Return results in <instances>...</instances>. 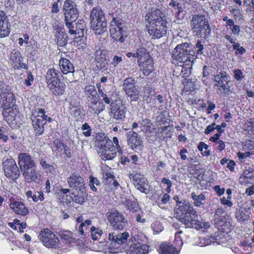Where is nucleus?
<instances>
[{"mask_svg": "<svg viewBox=\"0 0 254 254\" xmlns=\"http://www.w3.org/2000/svg\"><path fill=\"white\" fill-rule=\"evenodd\" d=\"M139 70L144 76H148L154 69V63L152 58L137 61Z\"/></svg>", "mask_w": 254, "mask_h": 254, "instance_id": "20", "label": "nucleus"}, {"mask_svg": "<svg viewBox=\"0 0 254 254\" xmlns=\"http://www.w3.org/2000/svg\"><path fill=\"white\" fill-rule=\"evenodd\" d=\"M40 239L43 244L48 248H56L59 243L58 239L50 230H42L40 234Z\"/></svg>", "mask_w": 254, "mask_h": 254, "instance_id": "9", "label": "nucleus"}, {"mask_svg": "<svg viewBox=\"0 0 254 254\" xmlns=\"http://www.w3.org/2000/svg\"><path fill=\"white\" fill-rule=\"evenodd\" d=\"M151 228L154 235L159 234L163 230L162 224L159 221H155L153 222L151 225Z\"/></svg>", "mask_w": 254, "mask_h": 254, "instance_id": "44", "label": "nucleus"}, {"mask_svg": "<svg viewBox=\"0 0 254 254\" xmlns=\"http://www.w3.org/2000/svg\"><path fill=\"white\" fill-rule=\"evenodd\" d=\"M26 195L28 199L31 198L32 200L34 202H36L38 201V197L37 196V194H34L32 191H28L26 192Z\"/></svg>", "mask_w": 254, "mask_h": 254, "instance_id": "60", "label": "nucleus"}, {"mask_svg": "<svg viewBox=\"0 0 254 254\" xmlns=\"http://www.w3.org/2000/svg\"><path fill=\"white\" fill-rule=\"evenodd\" d=\"M190 26L197 37L205 38L210 34V25L207 19L202 15H193L190 20Z\"/></svg>", "mask_w": 254, "mask_h": 254, "instance_id": "3", "label": "nucleus"}, {"mask_svg": "<svg viewBox=\"0 0 254 254\" xmlns=\"http://www.w3.org/2000/svg\"><path fill=\"white\" fill-rule=\"evenodd\" d=\"M128 245L127 254H147L149 251V246L138 242L136 238L130 239Z\"/></svg>", "mask_w": 254, "mask_h": 254, "instance_id": "12", "label": "nucleus"}, {"mask_svg": "<svg viewBox=\"0 0 254 254\" xmlns=\"http://www.w3.org/2000/svg\"><path fill=\"white\" fill-rule=\"evenodd\" d=\"M18 164L22 171L35 165L31 157L25 153L19 154Z\"/></svg>", "mask_w": 254, "mask_h": 254, "instance_id": "22", "label": "nucleus"}, {"mask_svg": "<svg viewBox=\"0 0 254 254\" xmlns=\"http://www.w3.org/2000/svg\"><path fill=\"white\" fill-rule=\"evenodd\" d=\"M234 77L237 80L241 79L243 77V72L241 69H236L234 71Z\"/></svg>", "mask_w": 254, "mask_h": 254, "instance_id": "64", "label": "nucleus"}, {"mask_svg": "<svg viewBox=\"0 0 254 254\" xmlns=\"http://www.w3.org/2000/svg\"><path fill=\"white\" fill-rule=\"evenodd\" d=\"M134 80L131 78L126 79L124 83V89L125 93L137 89L134 85Z\"/></svg>", "mask_w": 254, "mask_h": 254, "instance_id": "39", "label": "nucleus"}, {"mask_svg": "<svg viewBox=\"0 0 254 254\" xmlns=\"http://www.w3.org/2000/svg\"><path fill=\"white\" fill-rule=\"evenodd\" d=\"M17 113L18 110L16 107L4 109L2 111V115H3L5 121L8 124H15Z\"/></svg>", "mask_w": 254, "mask_h": 254, "instance_id": "27", "label": "nucleus"}, {"mask_svg": "<svg viewBox=\"0 0 254 254\" xmlns=\"http://www.w3.org/2000/svg\"><path fill=\"white\" fill-rule=\"evenodd\" d=\"M126 111L120 100L116 101L115 103H112L110 115L112 117L118 121H121L125 118Z\"/></svg>", "mask_w": 254, "mask_h": 254, "instance_id": "16", "label": "nucleus"}, {"mask_svg": "<svg viewBox=\"0 0 254 254\" xmlns=\"http://www.w3.org/2000/svg\"><path fill=\"white\" fill-rule=\"evenodd\" d=\"M91 224V221L89 220H85L84 222L81 223L79 226V232L81 234H83L84 233V229L83 227H85V229H86V227L89 226Z\"/></svg>", "mask_w": 254, "mask_h": 254, "instance_id": "58", "label": "nucleus"}, {"mask_svg": "<svg viewBox=\"0 0 254 254\" xmlns=\"http://www.w3.org/2000/svg\"><path fill=\"white\" fill-rule=\"evenodd\" d=\"M126 94L130 98V101H137L139 98V91L137 89H134L128 93H126Z\"/></svg>", "mask_w": 254, "mask_h": 254, "instance_id": "45", "label": "nucleus"}, {"mask_svg": "<svg viewBox=\"0 0 254 254\" xmlns=\"http://www.w3.org/2000/svg\"><path fill=\"white\" fill-rule=\"evenodd\" d=\"M191 197L193 200V204L197 207L200 206L203 204L202 201H204L206 197L202 193L197 194L195 192H192L191 193Z\"/></svg>", "mask_w": 254, "mask_h": 254, "instance_id": "38", "label": "nucleus"}, {"mask_svg": "<svg viewBox=\"0 0 254 254\" xmlns=\"http://www.w3.org/2000/svg\"><path fill=\"white\" fill-rule=\"evenodd\" d=\"M5 176L12 180H16L19 176L18 167L13 159L6 160L3 164Z\"/></svg>", "mask_w": 254, "mask_h": 254, "instance_id": "13", "label": "nucleus"}, {"mask_svg": "<svg viewBox=\"0 0 254 254\" xmlns=\"http://www.w3.org/2000/svg\"><path fill=\"white\" fill-rule=\"evenodd\" d=\"M145 93L144 100H145L147 103L154 104L155 99H157L160 103H162L163 102L162 96L160 94L155 96V92L154 90L146 89Z\"/></svg>", "mask_w": 254, "mask_h": 254, "instance_id": "33", "label": "nucleus"}, {"mask_svg": "<svg viewBox=\"0 0 254 254\" xmlns=\"http://www.w3.org/2000/svg\"><path fill=\"white\" fill-rule=\"evenodd\" d=\"M249 207H241L236 212V218L240 222H244L249 219L251 212Z\"/></svg>", "mask_w": 254, "mask_h": 254, "instance_id": "32", "label": "nucleus"}, {"mask_svg": "<svg viewBox=\"0 0 254 254\" xmlns=\"http://www.w3.org/2000/svg\"><path fill=\"white\" fill-rule=\"evenodd\" d=\"M127 144L135 151H140L143 147V141L137 133L130 131L127 133Z\"/></svg>", "mask_w": 254, "mask_h": 254, "instance_id": "15", "label": "nucleus"}, {"mask_svg": "<svg viewBox=\"0 0 254 254\" xmlns=\"http://www.w3.org/2000/svg\"><path fill=\"white\" fill-rule=\"evenodd\" d=\"M187 236L184 234L182 231L176 233L175 242L179 247H181L184 243L186 241Z\"/></svg>", "mask_w": 254, "mask_h": 254, "instance_id": "40", "label": "nucleus"}, {"mask_svg": "<svg viewBox=\"0 0 254 254\" xmlns=\"http://www.w3.org/2000/svg\"><path fill=\"white\" fill-rule=\"evenodd\" d=\"M59 65L61 71L64 74H66L68 73H73L74 71L73 64L66 59L61 58L59 62Z\"/></svg>", "mask_w": 254, "mask_h": 254, "instance_id": "29", "label": "nucleus"}, {"mask_svg": "<svg viewBox=\"0 0 254 254\" xmlns=\"http://www.w3.org/2000/svg\"><path fill=\"white\" fill-rule=\"evenodd\" d=\"M90 231L91 237L94 240H97L103 233L102 231L100 228H96L94 226H92L91 228Z\"/></svg>", "mask_w": 254, "mask_h": 254, "instance_id": "46", "label": "nucleus"}, {"mask_svg": "<svg viewBox=\"0 0 254 254\" xmlns=\"http://www.w3.org/2000/svg\"><path fill=\"white\" fill-rule=\"evenodd\" d=\"M69 192V190L68 189H61L60 190L59 194L60 196H63V199L62 201H69L70 199H67V193Z\"/></svg>", "mask_w": 254, "mask_h": 254, "instance_id": "55", "label": "nucleus"}, {"mask_svg": "<svg viewBox=\"0 0 254 254\" xmlns=\"http://www.w3.org/2000/svg\"><path fill=\"white\" fill-rule=\"evenodd\" d=\"M181 249L177 250L172 245L162 243L160 246L159 254H179Z\"/></svg>", "mask_w": 254, "mask_h": 254, "instance_id": "34", "label": "nucleus"}, {"mask_svg": "<svg viewBox=\"0 0 254 254\" xmlns=\"http://www.w3.org/2000/svg\"><path fill=\"white\" fill-rule=\"evenodd\" d=\"M215 86L217 89V92L219 94L227 93L230 91L228 86V77L226 73L221 71L214 76Z\"/></svg>", "mask_w": 254, "mask_h": 254, "instance_id": "10", "label": "nucleus"}, {"mask_svg": "<svg viewBox=\"0 0 254 254\" xmlns=\"http://www.w3.org/2000/svg\"><path fill=\"white\" fill-rule=\"evenodd\" d=\"M123 27L124 24L119 18L114 17L110 22V33L111 37L121 43L124 42V37H126L124 33Z\"/></svg>", "mask_w": 254, "mask_h": 254, "instance_id": "7", "label": "nucleus"}, {"mask_svg": "<svg viewBox=\"0 0 254 254\" xmlns=\"http://www.w3.org/2000/svg\"><path fill=\"white\" fill-rule=\"evenodd\" d=\"M230 199H227L225 197H223L221 198H220V202L221 204L224 205H226L228 207H231L233 203V202L230 200Z\"/></svg>", "mask_w": 254, "mask_h": 254, "instance_id": "62", "label": "nucleus"}, {"mask_svg": "<svg viewBox=\"0 0 254 254\" xmlns=\"http://www.w3.org/2000/svg\"><path fill=\"white\" fill-rule=\"evenodd\" d=\"M97 139L96 145L99 147L98 153L104 160H112L115 158L117 150L112 141L104 134H101Z\"/></svg>", "mask_w": 254, "mask_h": 254, "instance_id": "2", "label": "nucleus"}, {"mask_svg": "<svg viewBox=\"0 0 254 254\" xmlns=\"http://www.w3.org/2000/svg\"><path fill=\"white\" fill-rule=\"evenodd\" d=\"M113 143H114L115 145V147L116 149H117L118 152L120 154H122V150L120 145H119V140L117 137H114L113 138Z\"/></svg>", "mask_w": 254, "mask_h": 254, "instance_id": "63", "label": "nucleus"}, {"mask_svg": "<svg viewBox=\"0 0 254 254\" xmlns=\"http://www.w3.org/2000/svg\"><path fill=\"white\" fill-rule=\"evenodd\" d=\"M95 59L98 62H104L106 61L105 52L102 50H98L96 52Z\"/></svg>", "mask_w": 254, "mask_h": 254, "instance_id": "52", "label": "nucleus"}, {"mask_svg": "<svg viewBox=\"0 0 254 254\" xmlns=\"http://www.w3.org/2000/svg\"><path fill=\"white\" fill-rule=\"evenodd\" d=\"M108 220L115 229H122L125 224L124 217L116 210H112L107 214Z\"/></svg>", "mask_w": 254, "mask_h": 254, "instance_id": "11", "label": "nucleus"}, {"mask_svg": "<svg viewBox=\"0 0 254 254\" xmlns=\"http://www.w3.org/2000/svg\"><path fill=\"white\" fill-rule=\"evenodd\" d=\"M129 178L132 179V183L137 190L140 192L146 193L147 190L146 179L140 174H130Z\"/></svg>", "mask_w": 254, "mask_h": 254, "instance_id": "17", "label": "nucleus"}, {"mask_svg": "<svg viewBox=\"0 0 254 254\" xmlns=\"http://www.w3.org/2000/svg\"><path fill=\"white\" fill-rule=\"evenodd\" d=\"M63 8L65 26L69 29V33L71 35H73L76 33V31L73 30L74 26L72 23L78 17L77 5L74 1L70 0H66L64 2Z\"/></svg>", "mask_w": 254, "mask_h": 254, "instance_id": "4", "label": "nucleus"}, {"mask_svg": "<svg viewBox=\"0 0 254 254\" xmlns=\"http://www.w3.org/2000/svg\"><path fill=\"white\" fill-rule=\"evenodd\" d=\"M87 197V194L84 188L82 189V190H77L73 192L70 197L75 202L82 204L86 200Z\"/></svg>", "mask_w": 254, "mask_h": 254, "instance_id": "30", "label": "nucleus"}, {"mask_svg": "<svg viewBox=\"0 0 254 254\" xmlns=\"http://www.w3.org/2000/svg\"><path fill=\"white\" fill-rule=\"evenodd\" d=\"M176 206L178 207V211L177 212V217L178 218L179 216L185 215L189 213H191L192 217H195L193 212L196 211L191 204L187 201H177Z\"/></svg>", "mask_w": 254, "mask_h": 254, "instance_id": "21", "label": "nucleus"}, {"mask_svg": "<svg viewBox=\"0 0 254 254\" xmlns=\"http://www.w3.org/2000/svg\"><path fill=\"white\" fill-rule=\"evenodd\" d=\"M85 92L89 97L91 96L93 98H96L97 95V92L93 85L86 86L85 88Z\"/></svg>", "mask_w": 254, "mask_h": 254, "instance_id": "47", "label": "nucleus"}, {"mask_svg": "<svg viewBox=\"0 0 254 254\" xmlns=\"http://www.w3.org/2000/svg\"><path fill=\"white\" fill-rule=\"evenodd\" d=\"M46 80L48 86L50 85V83L51 84L56 83V81L59 80V78L54 69L50 68L48 70L46 74Z\"/></svg>", "mask_w": 254, "mask_h": 254, "instance_id": "36", "label": "nucleus"}, {"mask_svg": "<svg viewBox=\"0 0 254 254\" xmlns=\"http://www.w3.org/2000/svg\"><path fill=\"white\" fill-rule=\"evenodd\" d=\"M252 154V153H251L250 152H246L245 153L239 152L237 153V156L239 158L240 160L241 161V162H243L246 160V159L248 157H250Z\"/></svg>", "mask_w": 254, "mask_h": 254, "instance_id": "56", "label": "nucleus"}, {"mask_svg": "<svg viewBox=\"0 0 254 254\" xmlns=\"http://www.w3.org/2000/svg\"><path fill=\"white\" fill-rule=\"evenodd\" d=\"M60 236L65 243H71L74 241L73 234L69 231H63L61 232Z\"/></svg>", "mask_w": 254, "mask_h": 254, "instance_id": "42", "label": "nucleus"}, {"mask_svg": "<svg viewBox=\"0 0 254 254\" xmlns=\"http://www.w3.org/2000/svg\"><path fill=\"white\" fill-rule=\"evenodd\" d=\"M70 188L75 190H82L84 188V182L82 178L77 173L71 174L67 179Z\"/></svg>", "mask_w": 254, "mask_h": 254, "instance_id": "18", "label": "nucleus"}, {"mask_svg": "<svg viewBox=\"0 0 254 254\" xmlns=\"http://www.w3.org/2000/svg\"><path fill=\"white\" fill-rule=\"evenodd\" d=\"M146 25L149 34L152 38L158 39L166 33L167 21L165 14L159 9H152L146 15Z\"/></svg>", "mask_w": 254, "mask_h": 254, "instance_id": "1", "label": "nucleus"}, {"mask_svg": "<svg viewBox=\"0 0 254 254\" xmlns=\"http://www.w3.org/2000/svg\"><path fill=\"white\" fill-rule=\"evenodd\" d=\"M91 26L95 33L99 35L107 29V22L103 11L99 7L92 9L90 13Z\"/></svg>", "mask_w": 254, "mask_h": 254, "instance_id": "5", "label": "nucleus"}, {"mask_svg": "<svg viewBox=\"0 0 254 254\" xmlns=\"http://www.w3.org/2000/svg\"><path fill=\"white\" fill-rule=\"evenodd\" d=\"M135 56L137 61L144 60L151 58L145 48L142 46H139L135 51Z\"/></svg>", "mask_w": 254, "mask_h": 254, "instance_id": "35", "label": "nucleus"}, {"mask_svg": "<svg viewBox=\"0 0 254 254\" xmlns=\"http://www.w3.org/2000/svg\"><path fill=\"white\" fill-rule=\"evenodd\" d=\"M83 130V134L86 137H88L91 135V129L90 126L87 124H84L81 127Z\"/></svg>", "mask_w": 254, "mask_h": 254, "instance_id": "53", "label": "nucleus"}, {"mask_svg": "<svg viewBox=\"0 0 254 254\" xmlns=\"http://www.w3.org/2000/svg\"><path fill=\"white\" fill-rule=\"evenodd\" d=\"M15 102L14 96L10 91L2 94V98L0 101V104H1L3 110L4 109L14 107Z\"/></svg>", "mask_w": 254, "mask_h": 254, "instance_id": "25", "label": "nucleus"}, {"mask_svg": "<svg viewBox=\"0 0 254 254\" xmlns=\"http://www.w3.org/2000/svg\"><path fill=\"white\" fill-rule=\"evenodd\" d=\"M245 129L249 132L254 131V119H248L245 123Z\"/></svg>", "mask_w": 254, "mask_h": 254, "instance_id": "49", "label": "nucleus"}, {"mask_svg": "<svg viewBox=\"0 0 254 254\" xmlns=\"http://www.w3.org/2000/svg\"><path fill=\"white\" fill-rule=\"evenodd\" d=\"M51 118L45 115L44 109H38L37 115L32 119L33 126L36 133L41 135L44 131V125L47 121H51Z\"/></svg>", "mask_w": 254, "mask_h": 254, "instance_id": "8", "label": "nucleus"}, {"mask_svg": "<svg viewBox=\"0 0 254 254\" xmlns=\"http://www.w3.org/2000/svg\"><path fill=\"white\" fill-rule=\"evenodd\" d=\"M128 236L129 234L127 232L119 233L116 236L115 242L118 243L119 245H122L127 241Z\"/></svg>", "mask_w": 254, "mask_h": 254, "instance_id": "43", "label": "nucleus"}, {"mask_svg": "<svg viewBox=\"0 0 254 254\" xmlns=\"http://www.w3.org/2000/svg\"><path fill=\"white\" fill-rule=\"evenodd\" d=\"M54 31L56 34L57 44L60 46L65 45L67 42V35L64 32V30L62 25L60 26L55 25Z\"/></svg>", "mask_w": 254, "mask_h": 254, "instance_id": "23", "label": "nucleus"}, {"mask_svg": "<svg viewBox=\"0 0 254 254\" xmlns=\"http://www.w3.org/2000/svg\"><path fill=\"white\" fill-rule=\"evenodd\" d=\"M212 242L209 237H199L195 238L194 244L200 247H204L210 245Z\"/></svg>", "mask_w": 254, "mask_h": 254, "instance_id": "41", "label": "nucleus"}, {"mask_svg": "<svg viewBox=\"0 0 254 254\" xmlns=\"http://www.w3.org/2000/svg\"><path fill=\"white\" fill-rule=\"evenodd\" d=\"M169 5L174 7L175 9H177L178 14H180L183 11V8L182 6H180L179 3L173 0L170 1Z\"/></svg>", "mask_w": 254, "mask_h": 254, "instance_id": "57", "label": "nucleus"}, {"mask_svg": "<svg viewBox=\"0 0 254 254\" xmlns=\"http://www.w3.org/2000/svg\"><path fill=\"white\" fill-rule=\"evenodd\" d=\"M10 24L6 14L0 10V38L7 37L10 33Z\"/></svg>", "mask_w": 254, "mask_h": 254, "instance_id": "19", "label": "nucleus"}, {"mask_svg": "<svg viewBox=\"0 0 254 254\" xmlns=\"http://www.w3.org/2000/svg\"><path fill=\"white\" fill-rule=\"evenodd\" d=\"M54 144L56 146V149L58 152H61L62 151L65 145H64L62 142L59 140H56L54 141Z\"/></svg>", "mask_w": 254, "mask_h": 254, "instance_id": "59", "label": "nucleus"}, {"mask_svg": "<svg viewBox=\"0 0 254 254\" xmlns=\"http://www.w3.org/2000/svg\"><path fill=\"white\" fill-rule=\"evenodd\" d=\"M50 90L55 95H62L64 93L65 85L64 83L60 82L59 80L56 81V83H52L48 86Z\"/></svg>", "mask_w": 254, "mask_h": 254, "instance_id": "31", "label": "nucleus"}, {"mask_svg": "<svg viewBox=\"0 0 254 254\" xmlns=\"http://www.w3.org/2000/svg\"><path fill=\"white\" fill-rule=\"evenodd\" d=\"M233 46V48L236 50L235 52L236 55H242L246 52L245 48L241 46L239 43H234Z\"/></svg>", "mask_w": 254, "mask_h": 254, "instance_id": "54", "label": "nucleus"}, {"mask_svg": "<svg viewBox=\"0 0 254 254\" xmlns=\"http://www.w3.org/2000/svg\"><path fill=\"white\" fill-rule=\"evenodd\" d=\"M9 206L13 211L17 214L26 216L29 213L28 209L22 202L13 201L10 203Z\"/></svg>", "mask_w": 254, "mask_h": 254, "instance_id": "26", "label": "nucleus"}, {"mask_svg": "<svg viewBox=\"0 0 254 254\" xmlns=\"http://www.w3.org/2000/svg\"><path fill=\"white\" fill-rule=\"evenodd\" d=\"M194 213V217L191 216V213L185 215L179 216L178 218L179 221L184 224L187 228H194L195 229L201 227L200 222L198 220V217L196 211L192 212Z\"/></svg>", "mask_w": 254, "mask_h": 254, "instance_id": "14", "label": "nucleus"}, {"mask_svg": "<svg viewBox=\"0 0 254 254\" xmlns=\"http://www.w3.org/2000/svg\"><path fill=\"white\" fill-rule=\"evenodd\" d=\"M25 180L28 182H38L40 180V176L38 174L35 165L22 171Z\"/></svg>", "mask_w": 254, "mask_h": 254, "instance_id": "24", "label": "nucleus"}, {"mask_svg": "<svg viewBox=\"0 0 254 254\" xmlns=\"http://www.w3.org/2000/svg\"><path fill=\"white\" fill-rule=\"evenodd\" d=\"M73 114L76 120H82L84 115L83 109L80 107H75L73 111Z\"/></svg>", "mask_w": 254, "mask_h": 254, "instance_id": "50", "label": "nucleus"}, {"mask_svg": "<svg viewBox=\"0 0 254 254\" xmlns=\"http://www.w3.org/2000/svg\"><path fill=\"white\" fill-rule=\"evenodd\" d=\"M10 58L11 64L14 68H25L26 65L23 63V58L19 52L13 50L11 52Z\"/></svg>", "mask_w": 254, "mask_h": 254, "instance_id": "28", "label": "nucleus"}, {"mask_svg": "<svg viewBox=\"0 0 254 254\" xmlns=\"http://www.w3.org/2000/svg\"><path fill=\"white\" fill-rule=\"evenodd\" d=\"M195 52L188 43H182L177 46L173 52L172 58L179 63L190 61L195 56Z\"/></svg>", "mask_w": 254, "mask_h": 254, "instance_id": "6", "label": "nucleus"}, {"mask_svg": "<svg viewBox=\"0 0 254 254\" xmlns=\"http://www.w3.org/2000/svg\"><path fill=\"white\" fill-rule=\"evenodd\" d=\"M215 224L218 227L222 226L226 222V219L225 217H215Z\"/></svg>", "mask_w": 254, "mask_h": 254, "instance_id": "61", "label": "nucleus"}, {"mask_svg": "<svg viewBox=\"0 0 254 254\" xmlns=\"http://www.w3.org/2000/svg\"><path fill=\"white\" fill-rule=\"evenodd\" d=\"M90 181L89 183V185L91 188V189L93 190L96 191L97 190L96 188L94 186H98L100 184V181L95 177L93 176L90 177Z\"/></svg>", "mask_w": 254, "mask_h": 254, "instance_id": "51", "label": "nucleus"}, {"mask_svg": "<svg viewBox=\"0 0 254 254\" xmlns=\"http://www.w3.org/2000/svg\"><path fill=\"white\" fill-rule=\"evenodd\" d=\"M75 24L76 29H73V30H75L76 31V33H76H82L85 27V22L82 20H78Z\"/></svg>", "mask_w": 254, "mask_h": 254, "instance_id": "48", "label": "nucleus"}, {"mask_svg": "<svg viewBox=\"0 0 254 254\" xmlns=\"http://www.w3.org/2000/svg\"><path fill=\"white\" fill-rule=\"evenodd\" d=\"M97 87L98 89L99 93L101 97H102L104 102L107 104H110L111 102L113 101V96H114V94L110 92H109L108 94H107V92H106V93H104L103 90L101 89L102 87L101 83L97 84Z\"/></svg>", "mask_w": 254, "mask_h": 254, "instance_id": "37", "label": "nucleus"}]
</instances>
